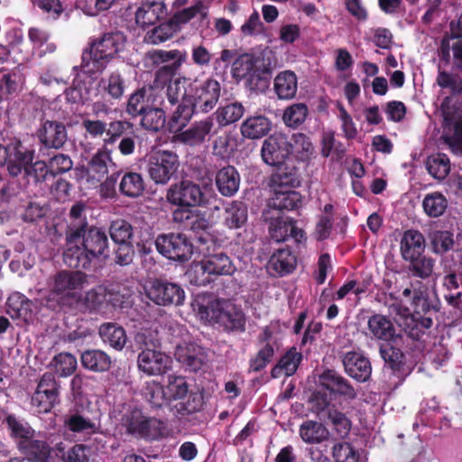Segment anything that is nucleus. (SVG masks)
Instances as JSON below:
<instances>
[{
	"label": "nucleus",
	"mask_w": 462,
	"mask_h": 462,
	"mask_svg": "<svg viewBox=\"0 0 462 462\" xmlns=\"http://www.w3.org/2000/svg\"><path fill=\"white\" fill-rule=\"evenodd\" d=\"M109 242L104 228L91 225L81 236L71 245L65 244L63 261L69 267L89 270L94 262L109 256Z\"/></svg>",
	"instance_id": "f257e3e1"
},
{
	"label": "nucleus",
	"mask_w": 462,
	"mask_h": 462,
	"mask_svg": "<svg viewBox=\"0 0 462 462\" xmlns=\"http://www.w3.org/2000/svg\"><path fill=\"white\" fill-rule=\"evenodd\" d=\"M221 93V85L215 79H208L196 84L189 83V95L180 103L169 121L171 131H180L187 125L192 116L197 113H208L217 104Z\"/></svg>",
	"instance_id": "f03ea898"
},
{
	"label": "nucleus",
	"mask_w": 462,
	"mask_h": 462,
	"mask_svg": "<svg viewBox=\"0 0 462 462\" xmlns=\"http://www.w3.org/2000/svg\"><path fill=\"white\" fill-rule=\"evenodd\" d=\"M126 36L119 31L105 32L89 42L81 55V70L92 76L102 74L117 54L124 51Z\"/></svg>",
	"instance_id": "7ed1b4c3"
},
{
	"label": "nucleus",
	"mask_w": 462,
	"mask_h": 462,
	"mask_svg": "<svg viewBox=\"0 0 462 462\" xmlns=\"http://www.w3.org/2000/svg\"><path fill=\"white\" fill-rule=\"evenodd\" d=\"M194 310L202 320L218 325L226 333L245 331V314L241 307L230 300L217 299L207 303L198 301Z\"/></svg>",
	"instance_id": "20e7f679"
},
{
	"label": "nucleus",
	"mask_w": 462,
	"mask_h": 462,
	"mask_svg": "<svg viewBox=\"0 0 462 462\" xmlns=\"http://www.w3.org/2000/svg\"><path fill=\"white\" fill-rule=\"evenodd\" d=\"M356 392L346 379L334 370L319 375V406H342L356 399Z\"/></svg>",
	"instance_id": "39448f33"
},
{
	"label": "nucleus",
	"mask_w": 462,
	"mask_h": 462,
	"mask_svg": "<svg viewBox=\"0 0 462 462\" xmlns=\"http://www.w3.org/2000/svg\"><path fill=\"white\" fill-rule=\"evenodd\" d=\"M121 422L126 432L146 440H155L164 437L166 424L154 417L145 416L141 409L127 410L122 416Z\"/></svg>",
	"instance_id": "423d86ee"
},
{
	"label": "nucleus",
	"mask_w": 462,
	"mask_h": 462,
	"mask_svg": "<svg viewBox=\"0 0 462 462\" xmlns=\"http://www.w3.org/2000/svg\"><path fill=\"white\" fill-rule=\"evenodd\" d=\"M179 167V155L173 151L158 149L148 156L147 171L155 184L169 183L176 176Z\"/></svg>",
	"instance_id": "0eeeda50"
},
{
	"label": "nucleus",
	"mask_w": 462,
	"mask_h": 462,
	"mask_svg": "<svg viewBox=\"0 0 462 462\" xmlns=\"http://www.w3.org/2000/svg\"><path fill=\"white\" fill-rule=\"evenodd\" d=\"M155 248L162 256L180 263L189 261L194 253L191 239L183 233L158 235L155 238Z\"/></svg>",
	"instance_id": "6e6552de"
},
{
	"label": "nucleus",
	"mask_w": 462,
	"mask_h": 462,
	"mask_svg": "<svg viewBox=\"0 0 462 462\" xmlns=\"http://www.w3.org/2000/svg\"><path fill=\"white\" fill-rule=\"evenodd\" d=\"M144 290L147 298L158 306H182L186 298L185 291L180 284L166 279L151 280Z\"/></svg>",
	"instance_id": "1a4fd4ad"
},
{
	"label": "nucleus",
	"mask_w": 462,
	"mask_h": 462,
	"mask_svg": "<svg viewBox=\"0 0 462 462\" xmlns=\"http://www.w3.org/2000/svg\"><path fill=\"white\" fill-rule=\"evenodd\" d=\"M165 198L169 204L178 208L200 207L208 202L201 186L189 180L171 184L166 191Z\"/></svg>",
	"instance_id": "9d476101"
},
{
	"label": "nucleus",
	"mask_w": 462,
	"mask_h": 462,
	"mask_svg": "<svg viewBox=\"0 0 462 462\" xmlns=\"http://www.w3.org/2000/svg\"><path fill=\"white\" fill-rule=\"evenodd\" d=\"M60 385L54 374L44 373L31 397V405L38 413H49L60 403Z\"/></svg>",
	"instance_id": "9b49d317"
},
{
	"label": "nucleus",
	"mask_w": 462,
	"mask_h": 462,
	"mask_svg": "<svg viewBox=\"0 0 462 462\" xmlns=\"http://www.w3.org/2000/svg\"><path fill=\"white\" fill-rule=\"evenodd\" d=\"M36 158L32 144H25L19 139L11 141V154L8 162V174L16 178L29 167Z\"/></svg>",
	"instance_id": "f8f14e48"
},
{
	"label": "nucleus",
	"mask_w": 462,
	"mask_h": 462,
	"mask_svg": "<svg viewBox=\"0 0 462 462\" xmlns=\"http://www.w3.org/2000/svg\"><path fill=\"white\" fill-rule=\"evenodd\" d=\"M39 143L46 149L59 150L68 140V132L62 122L45 120L36 132Z\"/></svg>",
	"instance_id": "ddd939ff"
},
{
	"label": "nucleus",
	"mask_w": 462,
	"mask_h": 462,
	"mask_svg": "<svg viewBox=\"0 0 462 462\" xmlns=\"http://www.w3.org/2000/svg\"><path fill=\"white\" fill-rule=\"evenodd\" d=\"M291 146L284 136L270 135L263 143L262 159L266 164L274 167L287 163L286 159L291 152Z\"/></svg>",
	"instance_id": "4468645a"
},
{
	"label": "nucleus",
	"mask_w": 462,
	"mask_h": 462,
	"mask_svg": "<svg viewBox=\"0 0 462 462\" xmlns=\"http://www.w3.org/2000/svg\"><path fill=\"white\" fill-rule=\"evenodd\" d=\"M171 358L160 350L141 351L137 356L138 369L149 376L162 375L171 368Z\"/></svg>",
	"instance_id": "2eb2a0df"
},
{
	"label": "nucleus",
	"mask_w": 462,
	"mask_h": 462,
	"mask_svg": "<svg viewBox=\"0 0 462 462\" xmlns=\"http://www.w3.org/2000/svg\"><path fill=\"white\" fill-rule=\"evenodd\" d=\"M87 282V275L81 271H60L53 276L51 292L74 298L76 290L82 289Z\"/></svg>",
	"instance_id": "dca6fc26"
},
{
	"label": "nucleus",
	"mask_w": 462,
	"mask_h": 462,
	"mask_svg": "<svg viewBox=\"0 0 462 462\" xmlns=\"http://www.w3.org/2000/svg\"><path fill=\"white\" fill-rule=\"evenodd\" d=\"M87 205L83 201L74 203L69 212L67 225L65 228V243L71 245L77 243L90 225L86 216Z\"/></svg>",
	"instance_id": "f3484780"
},
{
	"label": "nucleus",
	"mask_w": 462,
	"mask_h": 462,
	"mask_svg": "<svg viewBox=\"0 0 462 462\" xmlns=\"http://www.w3.org/2000/svg\"><path fill=\"white\" fill-rule=\"evenodd\" d=\"M166 110H169V106L162 94L154 93L151 106L141 116V125L147 130L159 131L165 125Z\"/></svg>",
	"instance_id": "a211bd4d"
},
{
	"label": "nucleus",
	"mask_w": 462,
	"mask_h": 462,
	"mask_svg": "<svg viewBox=\"0 0 462 462\" xmlns=\"http://www.w3.org/2000/svg\"><path fill=\"white\" fill-rule=\"evenodd\" d=\"M273 196L268 201L272 213L283 215L284 211L298 209L302 203V196L294 189H272Z\"/></svg>",
	"instance_id": "6ab92c4d"
},
{
	"label": "nucleus",
	"mask_w": 462,
	"mask_h": 462,
	"mask_svg": "<svg viewBox=\"0 0 462 462\" xmlns=\"http://www.w3.org/2000/svg\"><path fill=\"white\" fill-rule=\"evenodd\" d=\"M64 425L74 433L96 434L99 431V425L86 414L82 406L78 404L69 410L64 418Z\"/></svg>",
	"instance_id": "aec40b11"
},
{
	"label": "nucleus",
	"mask_w": 462,
	"mask_h": 462,
	"mask_svg": "<svg viewBox=\"0 0 462 462\" xmlns=\"http://www.w3.org/2000/svg\"><path fill=\"white\" fill-rule=\"evenodd\" d=\"M213 127V117L208 116L202 120L195 121L188 129L181 131L177 134V139L186 145L198 146L206 141Z\"/></svg>",
	"instance_id": "412c9836"
},
{
	"label": "nucleus",
	"mask_w": 462,
	"mask_h": 462,
	"mask_svg": "<svg viewBox=\"0 0 462 462\" xmlns=\"http://www.w3.org/2000/svg\"><path fill=\"white\" fill-rule=\"evenodd\" d=\"M300 183L298 169L288 162L277 166L270 177L271 189H294Z\"/></svg>",
	"instance_id": "4be33fe9"
},
{
	"label": "nucleus",
	"mask_w": 462,
	"mask_h": 462,
	"mask_svg": "<svg viewBox=\"0 0 462 462\" xmlns=\"http://www.w3.org/2000/svg\"><path fill=\"white\" fill-rule=\"evenodd\" d=\"M264 221L269 223V233L273 240L283 242L290 238V232H293V219L280 213H272L265 210L263 213Z\"/></svg>",
	"instance_id": "5701e85b"
},
{
	"label": "nucleus",
	"mask_w": 462,
	"mask_h": 462,
	"mask_svg": "<svg viewBox=\"0 0 462 462\" xmlns=\"http://www.w3.org/2000/svg\"><path fill=\"white\" fill-rule=\"evenodd\" d=\"M343 365L346 373L356 381L365 382L371 375V364L361 353H346L343 358Z\"/></svg>",
	"instance_id": "b1692460"
},
{
	"label": "nucleus",
	"mask_w": 462,
	"mask_h": 462,
	"mask_svg": "<svg viewBox=\"0 0 462 462\" xmlns=\"http://www.w3.org/2000/svg\"><path fill=\"white\" fill-rule=\"evenodd\" d=\"M215 183L218 192L224 197H233L240 187V174L232 165H226L216 172Z\"/></svg>",
	"instance_id": "393cba45"
},
{
	"label": "nucleus",
	"mask_w": 462,
	"mask_h": 462,
	"mask_svg": "<svg viewBox=\"0 0 462 462\" xmlns=\"http://www.w3.org/2000/svg\"><path fill=\"white\" fill-rule=\"evenodd\" d=\"M273 123L263 115L246 117L240 125L242 136L249 140H257L266 136L272 130Z\"/></svg>",
	"instance_id": "a878e982"
},
{
	"label": "nucleus",
	"mask_w": 462,
	"mask_h": 462,
	"mask_svg": "<svg viewBox=\"0 0 462 462\" xmlns=\"http://www.w3.org/2000/svg\"><path fill=\"white\" fill-rule=\"evenodd\" d=\"M4 423H5L9 436L15 443L17 448L30 438L35 436V430L30 423L14 413H8L4 419Z\"/></svg>",
	"instance_id": "bb28decb"
},
{
	"label": "nucleus",
	"mask_w": 462,
	"mask_h": 462,
	"mask_svg": "<svg viewBox=\"0 0 462 462\" xmlns=\"http://www.w3.org/2000/svg\"><path fill=\"white\" fill-rule=\"evenodd\" d=\"M32 301L18 291L11 293L5 303L6 313L12 319H21L23 321L32 319Z\"/></svg>",
	"instance_id": "cd10ccee"
},
{
	"label": "nucleus",
	"mask_w": 462,
	"mask_h": 462,
	"mask_svg": "<svg viewBox=\"0 0 462 462\" xmlns=\"http://www.w3.org/2000/svg\"><path fill=\"white\" fill-rule=\"evenodd\" d=\"M21 175L23 177L21 187L24 189H29L30 186L42 189L48 178L51 177L50 169L43 160L34 161Z\"/></svg>",
	"instance_id": "c85d7f7f"
},
{
	"label": "nucleus",
	"mask_w": 462,
	"mask_h": 462,
	"mask_svg": "<svg viewBox=\"0 0 462 462\" xmlns=\"http://www.w3.org/2000/svg\"><path fill=\"white\" fill-rule=\"evenodd\" d=\"M442 286L447 302L462 312V274L457 271L446 274Z\"/></svg>",
	"instance_id": "c756f323"
},
{
	"label": "nucleus",
	"mask_w": 462,
	"mask_h": 462,
	"mask_svg": "<svg viewBox=\"0 0 462 462\" xmlns=\"http://www.w3.org/2000/svg\"><path fill=\"white\" fill-rule=\"evenodd\" d=\"M82 366L94 373L107 372L112 365L110 356L100 349H88L81 353Z\"/></svg>",
	"instance_id": "7c9ffc66"
},
{
	"label": "nucleus",
	"mask_w": 462,
	"mask_h": 462,
	"mask_svg": "<svg viewBox=\"0 0 462 462\" xmlns=\"http://www.w3.org/2000/svg\"><path fill=\"white\" fill-rule=\"evenodd\" d=\"M154 93L158 92L155 89L147 90L145 88L137 89L130 95L125 112L133 118L142 116L151 106Z\"/></svg>",
	"instance_id": "2f4dec72"
},
{
	"label": "nucleus",
	"mask_w": 462,
	"mask_h": 462,
	"mask_svg": "<svg viewBox=\"0 0 462 462\" xmlns=\"http://www.w3.org/2000/svg\"><path fill=\"white\" fill-rule=\"evenodd\" d=\"M186 52L180 50H152L146 53V59L153 65L160 66L164 64L166 67H176L180 69L186 61Z\"/></svg>",
	"instance_id": "473e14b6"
},
{
	"label": "nucleus",
	"mask_w": 462,
	"mask_h": 462,
	"mask_svg": "<svg viewBox=\"0 0 462 462\" xmlns=\"http://www.w3.org/2000/svg\"><path fill=\"white\" fill-rule=\"evenodd\" d=\"M25 458L34 462H49L51 448L43 439L30 438L25 443L17 448Z\"/></svg>",
	"instance_id": "72a5a7b5"
},
{
	"label": "nucleus",
	"mask_w": 462,
	"mask_h": 462,
	"mask_svg": "<svg viewBox=\"0 0 462 462\" xmlns=\"http://www.w3.org/2000/svg\"><path fill=\"white\" fill-rule=\"evenodd\" d=\"M98 334L104 344L117 351H121L127 342L125 328L116 323L102 324L99 327Z\"/></svg>",
	"instance_id": "f704fd0d"
},
{
	"label": "nucleus",
	"mask_w": 462,
	"mask_h": 462,
	"mask_svg": "<svg viewBox=\"0 0 462 462\" xmlns=\"http://www.w3.org/2000/svg\"><path fill=\"white\" fill-rule=\"evenodd\" d=\"M189 81L190 79L186 77H179L168 84L165 92L162 91V88L157 91L162 94L169 106V110L174 106H179L180 103H183L184 100L189 97V93L187 92V86H189Z\"/></svg>",
	"instance_id": "c9c22d12"
},
{
	"label": "nucleus",
	"mask_w": 462,
	"mask_h": 462,
	"mask_svg": "<svg viewBox=\"0 0 462 462\" xmlns=\"http://www.w3.org/2000/svg\"><path fill=\"white\" fill-rule=\"evenodd\" d=\"M424 236L417 230H408L401 241V253L406 261H413L424 250Z\"/></svg>",
	"instance_id": "e433bc0d"
},
{
	"label": "nucleus",
	"mask_w": 462,
	"mask_h": 462,
	"mask_svg": "<svg viewBox=\"0 0 462 462\" xmlns=\"http://www.w3.org/2000/svg\"><path fill=\"white\" fill-rule=\"evenodd\" d=\"M201 262L205 264L208 274L232 275L236 271L231 259L223 252L208 254Z\"/></svg>",
	"instance_id": "4c0bfd02"
},
{
	"label": "nucleus",
	"mask_w": 462,
	"mask_h": 462,
	"mask_svg": "<svg viewBox=\"0 0 462 462\" xmlns=\"http://www.w3.org/2000/svg\"><path fill=\"white\" fill-rule=\"evenodd\" d=\"M297 258L289 248L276 250L269 261V268L279 276H284L293 272Z\"/></svg>",
	"instance_id": "58836bf2"
},
{
	"label": "nucleus",
	"mask_w": 462,
	"mask_h": 462,
	"mask_svg": "<svg viewBox=\"0 0 462 462\" xmlns=\"http://www.w3.org/2000/svg\"><path fill=\"white\" fill-rule=\"evenodd\" d=\"M111 154L112 151L104 146L92 156L88 162V171L93 179L100 180L108 173V167H116Z\"/></svg>",
	"instance_id": "ea45409f"
},
{
	"label": "nucleus",
	"mask_w": 462,
	"mask_h": 462,
	"mask_svg": "<svg viewBox=\"0 0 462 462\" xmlns=\"http://www.w3.org/2000/svg\"><path fill=\"white\" fill-rule=\"evenodd\" d=\"M104 94L108 97V100L118 101L124 96L125 90V79L121 72L116 69L102 78L98 83Z\"/></svg>",
	"instance_id": "a19ab883"
},
{
	"label": "nucleus",
	"mask_w": 462,
	"mask_h": 462,
	"mask_svg": "<svg viewBox=\"0 0 462 462\" xmlns=\"http://www.w3.org/2000/svg\"><path fill=\"white\" fill-rule=\"evenodd\" d=\"M273 88L280 99L293 98L298 89L296 74L291 70L280 72L274 79Z\"/></svg>",
	"instance_id": "79ce46f5"
},
{
	"label": "nucleus",
	"mask_w": 462,
	"mask_h": 462,
	"mask_svg": "<svg viewBox=\"0 0 462 462\" xmlns=\"http://www.w3.org/2000/svg\"><path fill=\"white\" fill-rule=\"evenodd\" d=\"M301 359V354L295 347H291L281 356L278 363L272 368V377L279 378L282 374L286 376L294 374Z\"/></svg>",
	"instance_id": "37998d69"
},
{
	"label": "nucleus",
	"mask_w": 462,
	"mask_h": 462,
	"mask_svg": "<svg viewBox=\"0 0 462 462\" xmlns=\"http://www.w3.org/2000/svg\"><path fill=\"white\" fill-rule=\"evenodd\" d=\"M247 206L239 200L226 204L224 212V224L229 229L242 227L247 221Z\"/></svg>",
	"instance_id": "c03bdc74"
},
{
	"label": "nucleus",
	"mask_w": 462,
	"mask_h": 462,
	"mask_svg": "<svg viewBox=\"0 0 462 462\" xmlns=\"http://www.w3.org/2000/svg\"><path fill=\"white\" fill-rule=\"evenodd\" d=\"M245 114V107L238 101L220 106L213 114L219 127H225L239 121Z\"/></svg>",
	"instance_id": "a18cd8bd"
},
{
	"label": "nucleus",
	"mask_w": 462,
	"mask_h": 462,
	"mask_svg": "<svg viewBox=\"0 0 462 462\" xmlns=\"http://www.w3.org/2000/svg\"><path fill=\"white\" fill-rule=\"evenodd\" d=\"M106 286L104 285H97L90 289L85 292V295L81 299L82 305L90 312L106 313Z\"/></svg>",
	"instance_id": "49530a36"
},
{
	"label": "nucleus",
	"mask_w": 462,
	"mask_h": 462,
	"mask_svg": "<svg viewBox=\"0 0 462 462\" xmlns=\"http://www.w3.org/2000/svg\"><path fill=\"white\" fill-rule=\"evenodd\" d=\"M367 325L370 334L377 339L389 341L393 337V325L392 321L383 315H373L369 318Z\"/></svg>",
	"instance_id": "de8ad7c7"
},
{
	"label": "nucleus",
	"mask_w": 462,
	"mask_h": 462,
	"mask_svg": "<svg viewBox=\"0 0 462 462\" xmlns=\"http://www.w3.org/2000/svg\"><path fill=\"white\" fill-rule=\"evenodd\" d=\"M428 238L431 250L436 254H443L448 252L455 244L454 234L450 230L432 227L428 234Z\"/></svg>",
	"instance_id": "09e8293b"
},
{
	"label": "nucleus",
	"mask_w": 462,
	"mask_h": 462,
	"mask_svg": "<svg viewBox=\"0 0 462 462\" xmlns=\"http://www.w3.org/2000/svg\"><path fill=\"white\" fill-rule=\"evenodd\" d=\"M145 189L143 178L141 173L134 171L125 172L119 183L121 194L127 198H138Z\"/></svg>",
	"instance_id": "8fccbe9b"
},
{
	"label": "nucleus",
	"mask_w": 462,
	"mask_h": 462,
	"mask_svg": "<svg viewBox=\"0 0 462 462\" xmlns=\"http://www.w3.org/2000/svg\"><path fill=\"white\" fill-rule=\"evenodd\" d=\"M163 13L164 6L162 4L153 2L143 5L135 13V22L139 26L145 28L155 24Z\"/></svg>",
	"instance_id": "3c124183"
},
{
	"label": "nucleus",
	"mask_w": 462,
	"mask_h": 462,
	"mask_svg": "<svg viewBox=\"0 0 462 462\" xmlns=\"http://www.w3.org/2000/svg\"><path fill=\"white\" fill-rule=\"evenodd\" d=\"M134 129L133 123L126 119H114L107 123L106 135L103 139L104 146L115 144L126 134Z\"/></svg>",
	"instance_id": "603ef678"
},
{
	"label": "nucleus",
	"mask_w": 462,
	"mask_h": 462,
	"mask_svg": "<svg viewBox=\"0 0 462 462\" xmlns=\"http://www.w3.org/2000/svg\"><path fill=\"white\" fill-rule=\"evenodd\" d=\"M178 32L179 28L170 18L167 22L162 23L148 31L145 35V41L148 43L158 45L172 38Z\"/></svg>",
	"instance_id": "864d4df0"
},
{
	"label": "nucleus",
	"mask_w": 462,
	"mask_h": 462,
	"mask_svg": "<svg viewBox=\"0 0 462 462\" xmlns=\"http://www.w3.org/2000/svg\"><path fill=\"white\" fill-rule=\"evenodd\" d=\"M424 213L430 217L442 216L448 208V199L438 191L426 194L422 200Z\"/></svg>",
	"instance_id": "5fc2aeb1"
},
{
	"label": "nucleus",
	"mask_w": 462,
	"mask_h": 462,
	"mask_svg": "<svg viewBox=\"0 0 462 462\" xmlns=\"http://www.w3.org/2000/svg\"><path fill=\"white\" fill-rule=\"evenodd\" d=\"M108 233L113 243L132 242L135 228L125 219L118 218L111 221Z\"/></svg>",
	"instance_id": "6e6d98bb"
},
{
	"label": "nucleus",
	"mask_w": 462,
	"mask_h": 462,
	"mask_svg": "<svg viewBox=\"0 0 462 462\" xmlns=\"http://www.w3.org/2000/svg\"><path fill=\"white\" fill-rule=\"evenodd\" d=\"M179 361L190 372H198L205 362V355L201 347L190 346L179 354Z\"/></svg>",
	"instance_id": "4d7b16f0"
},
{
	"label": "nucleus",
	"mask_w": 462,
	"mask_h": 462,
	"mask_svg": "<svg viewBox=\"0 0 462 462\" xmlns=\"http://www.w3.org/2000/svg\"><path fill=\"white\" fill-rule=\"evenodd\" d=\"M426 168L434 179L441 180L450 171V162L446 154L438 153L428 158Z\"/></svg>",
	"instance_id": "13d9d810"
},
{
	"label": "nucleus",
	"mask_w": 462,
	"mask_h": 462,
	"mask_svg": "<svg viewBox=\"0 0 462 462\" xmlns=\"http://www.w3.org/2000/svg\"><path fill=\"white\" fill-rule=\"evenodd\" d=\"M77 365L76 357L67 352L56 355L50 364L54 372L60 377L71 375L76 371Z\"/></svg>",
	"instance_id": "bf43d9fd"
},
{
	"label": "nucleus",
	"mask_w": 462,
	"mask_h": 462,
	"mask_svg": "<svg viewBox=\"0 0 462 462\" xmlns=\"http://www.w3.org/2000/svg\"><path fill=\"white\" fill-rule=\"evenodd\" d=\"M136 241L135 245L137 253L141 257H146L152 254L155 239L153 232L150 226L135 228Z\"/></svg>",
	"instance_id": "052dcab7"
},
{
	"label": "nucleus",
	"mask_w": 462,
	"mask_h": 462,
	"mask_svg": "<svg viewBox=\"0 0 462 462\" xmlns=\"http://www.w3.org/2000/svg\"><path fill=\"white\" fill-rule=\"evenodd\" d=\"M187 399L176 405L177 411L181 416L191 415L200 412L204 406V395L199 392H190Z\"/></svg>",
	"instance_id": "680f3d73"
},
{
	"label": "nucleus",
	"mask_w": 462,
	"mask_h": 462,
	"mask_svg": "<svg viewBox=\"0 0 462 462\" xmlns=\"http://www.w3.org/2000/svg\"><path fill=\"white\" fill-rule=\"evenodd\" d=\"M254 54L239 55L232 64V74L237 79L254 80Z\"/></svg>",
	"instance_id": "e2e57ef3"
},
{
	"label": "nucleus",
	"mask_w": 462,
	"mask_h": 462,
	"mask_svg": "<svg viewBox=\"0 0 462 462\" xmlns=\"http://www.w3.org/2000/svg\"><path fill=\"white\" fill-rule=\"evenodd\" d=\"M62 462H94L91 447L85 444H75L66 451H62Z\"/></svg>",
	"instance_id": "0e129e2a"
},
{
	"label": "nucleus",
	"mask_w": 462,
	"mask_h": 462,
	"mask_svg": "<svg viewBox=\"0 0 462 462\" xmlns=\"http://www.w3.org/2000/svg\"><path fill=\"white\" fill-rule=\"evenodd\" d=\"M307 116V106L303 103H296L288 106L284 110L282 119L286 125L290 127H298L305 121Z\"/></svg>",
	"instance_id": "69168bd1"
},
{
	"label": "nucleus",
	"mask_w": 462,
	"mask_h": 462,
	"mask_svg": "<svg viewBox=\"0 0 462 462\" xmlns=\"http://www.w3.org/2000/svg\"><path fill=\"white\" fill-rule=\"evenodd\" d=\"M205 8L203 2L198 0L192 6L176 12L171 19L180 30L181 24L189 23L198 14H200L202 17H206L207 13L203 12Z\"/></svg>",
	"instance_id": "338daca9"
},
{
	"label": "nucleus",
	"mask_w": 462,
	"mask_h": 462,
	"mask_svg": "<svg viewBox=\"0 0 462 462\" xmlns=\"http://www.w3.org/2000/svg\"><path fill=\"white\" fill-rule=\"evenodd\" d=\"M436 82L442 89H447L452 96H457L462 91V79L457 74L439 71Z\"/></svg>",
	"instance_id": "774afa93"
}]
</instances>
